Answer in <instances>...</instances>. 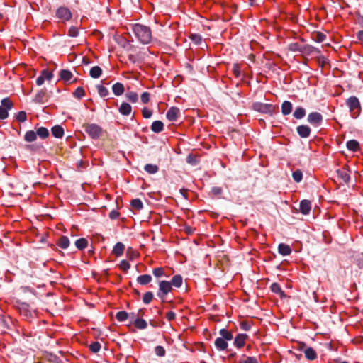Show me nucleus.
<instances>
[{"label":"nucleus","instance_id":"052dcab7","mask_svg":"<svg viewBox=\"0 0 363 363\" xmlns=\"http://www.w3.org/2000/svg\"><path fill=\"white\" fill-rule=\"evenodd\" d=\"M239 363H258V360L255 357H247L245 359L241 360Z\"/></svg>","mask_w":363,"mask_h":363},{"label":"nucleus","instance_id":"ea45409f","mask_svg":"<svg viewBox=\"0 0 363 363\" xmlns=\"http://www.w3.org/2000/svg\"><path fill=\"white\" fill-rule=\"evenodd\" d=\"M129 317L128 313L125 311H118L116 315V318L119 322H123L126 320Z\"/></svg>","mask_w":363,"mask_h":363},{"label":"nucleus","instance_id":"aec40b11","mask_svg":"<svg viewBox=\"0 0 363 363\" xmlns=\"http://www.w3.org/2000/svg\"><path fill=\"white\" fill-rule=\"evenodd\" d=\"M125 245L122 242H117L112 250V253L116 257H120L123 254Z\"/></svg>","mask_w":363,"mask_h":363},{"label":"nucleus","instance_id":"f3484780","mask_svg":"<svg viewBox=\"0 0 363 363\" xmlns=\"http://www.w3.org/2000/svg\"><path fill=\"white\" fill-rule=\"evenodd\" d=\"M304 355H305V357L308 359V360H314L317 358V353L315 351V350L312 347H307L304 350Z\"/></svg>","mask_w":363,"mask_h":363},{"label":"nucleus","instance_id":"cd10ccee","mask_svg":"<svg viewBox=\"0 0 363 363\" xmlns=\"http://www.w3.org/2000/svg\"><path fill=\"white\" fill-rule=\"evenodd\" d=\"M133 324L139 330L145 329L147 326L146 320L140 318H136L134 319Z\"/></svg>","mask_w":363,"mask_h":363},{"label":"nucleus","instance_id":"dca6fc26","mask_svg":"<svg viewBox=\"0 0 363 363\" xmlns=\"http://www.w3.org/2000/svg\"><path fill=\"white\" fill-rule=\"evenodd\" d=\"M52 135L56 138H62L64 135V129L60 125H56L51 128Z\"/></svg>","mask_w":363,"mask_h":363},{"label":"nucleus","instance_id":"72a5a7b5","mask_svg":"<svg viewBox=\"0 0 363 363\" xmlns=\"http://www.w3.org/2000/svg\"><path fill=\"white\" fill-rule=\"evenodd\" d=\"M306 116V110L304 108L299 106L296 108L293 113V116L296 119H301Z\"/></svg>","mask_w":363,"mask_h":363},{"label":"nucleus","instance_id":"de8ad7c7","mask_svg":"<svg viewBox=\"0 0 363 363\" xmlns=\"http://www.w3.org/2000/svg\"><path fill=\"white\" fill-rule=\"evenodd\" d=\"M89 350L94 352H98L101 349V344L99 342H94L89 346Z\"/></svg>","mask_w":363,"mask_h":363},{"label":"nucleus","instance_id":"79ce46f5","mask_svg":"<svg viewBox=\"0 0 363 363\" xmlns=\"http://www.w3.org/2000/svg\"><path fill=\"white\" fill-rule=\"evenodd\" d=\"M96 87L100 96L106 97L108 95L109 91L105 86L98 84Z\"/></svg>","mask_w":363,"mask_h":363},{"label":"nucleus","instance_id":"423d86ee","mask_svg":"<svg viewBox=\"0 0 363 363\" xmlns=\"http://www.w3.org/2000/svg\"><path fill=\"white\" fill-rule=\"evenodd\" d=\"M1 106H0V119H6L9 116L8 111L13 108V102L9 98H4L1 101Z\"/></svg>","mask_w":363,"mask_h":363},{"label":"nucleus","instance_id":"338daca9","mask_svg":"<svg viewBox=\"0 0 363 363\" xmlns=\"http://www.w3.org/2000/svg\"><path fill=\"white\" fill-rule=\"evenodd\" d=\"M356 14L357 16V23L363 28V14L361 13L360 11H357L356 12Z\"/></svg>","mask_w":363,"mask_h":363},{"label":"nucleus","instance_id":"c85d7f7f","mask_svg":"<svg viewBox=\"0 0 363 363\" xmlns=\"http://www.w3.org/2000/svg\"><path fill=\"white\" fill-rule=\"evenodd\" d=\"M172 286L179 288L182 285L183 278L180 274L174 275L169 281Z\"/></svg>","mask_w":363,"mask_h":363},{"label":"nucleus","instance_id":"c9c22d12","mask_svg":"<svg viewBox=\"0 0 363 363\" xmlns=\"http://www.w3.org/2000/svg\"><path fill=\"white\" fill-rule=\"evenodd\" d=\"M221 7H223L225 9H230L231 12L234 13L235 12V10L237 9V5L234 4H231L230 1H219Z\"/></svg>","mask_w":363,"mask_h":363},{"label":"nucleus","instance_id":"a211bd4d","mask_svg":"<svg viewBox=\"0 0 363 363\" xmlns=\"http://www.w3.org/2000/svg\"><path fill=\"white\" fill-rule=\"evenodd\" d=\"M278 252L283 256H287L291 253V249L289 245L281 243L278 246Z\"/></svg>","mask_w":363,"mask_h":363},{"label":"nucleus","instance_id":"680f3d73","mask_svg":"<svg viewBox=\"0 0 363 363\" xmlns=\"http://www.w3.org/2000/svg\"><path fill=\"white\" fill-rule=\"evenodd\" d=\"M150 94L148 93V92H143L142 94H141V96H140V99H141V101L143 103V104H147L150 101Z\"/></svg>","mask_w":363,"mask_h":363},{"label":"nucleus","instance_id":"f257e3e1","mask_svg":"<svg viewBox=\"0 0 363 363\" xmlns=\"http://www.w3.org/2000/svg\"><path fill=\"white\" fill-rule=\"evenodd\" d=\"M132 30L141 43L148 44L151 42L152 31L148 26L135 23L132 26Z\"/></svg>","mask_w":363,"mask_h":363},{"label":"nucleus","instance_id":"6ab92c4d","mask_svg":"<svg viewBox=\"0 0 363 363\" xmlns=\"http://www.w3.org/2000/svg\"><path fill=\"white\" fill-rule=\"evenodd\" d=\"M112 91L116 96H119L123 94L125 88L122 83L117 82L112 86Z\"/></svg>","mask_w":363,"mask_h":363},{"label":"nucleus","instance_id":"13d9d810","mask_svg":"<svg viewBox=\"0 0 363 363\" xmlns=\"http://www.w3.org/2000/svg\"><path fill=\"white\" fill-rule=\"evenodd\" d=\"M42 76L45 79L50 80L53 77V74L51 72L44 69L41 72Z\"/></svg>","mask_w":363,"mask_h":363},{"label":"nucleus","instance_id":"0eeeda50","mask_svg":"<svg viewBox=\"0 0 363 363\" xmlns=\"http://www.w3.org/2000/svg\"><path fill=\"white\" fill-rule=\"evenodd\" d=\"M307 121L314 127H318L323 122V116L318 112H312L308 114Z\"/></svg>","mask_w":363,"mask_h":363},{"label":"nucleus","instance_id":"9d476101","mask_svg":"<svg viewBox=\"0 0 363 363\" xmlns=\"http://www.w3.org/2000/svg\"><path fill=\"white\" fill-rule=\"evenodd\" d=\"M248 335L245 333H240L236 335L234 339V345L238 348H242L245 344Z\"/></svg>","mask_w":363,"mask_h":363},{"label":"nucleus","instance_id":"58836bf2","mask_svg":"<svg viewBox=\"0 0 363 363\" xmlns=\"http://www.w3.org/2000/svg\"><path fill=\"white\" fill-rule=\"evenodd\" d=\"M36 135H38L40 138L44 139L48 137L49 135V131L45 127H40L37 129Z\"/></svg>","mask_w":363,"mask_h":363},{"label":"nucleus","instance_id":"f704fd0d","mask_svg":"<svg viewBox=\"0 0 363 363\" xmlns=\"http://www.w3.org/2000/svg\"><path fill=\"white\" fill-rule=\"evenodd\" d=\"M144 169L150 174L157 173L159 171V167L156 164H147L144 167Z\"/></svg>","mask_w":363,"mask_h":363},{"label":"nucleus","instance_id":"1a4fd4ad","mask_svg":"<svg viewBox=\"0 0 363 363\" xmlns=\"http://www.w3.org/2000/svg\"><path fill=\"white\" fill-rule=\"evenodd\" d=\"M180 109L177 107H171L167 112L166 116L170 121H175L180 116Z\"/></svg>","mask_w":363,"mask_h":363},{"label":"nucleus","instance_id":"37998d69","mask_svg":"<svg viewBox=\"0 0 363 363\" xmlns=\"http://www.w3.org/2000/svg\"><path fill=\"white\" fill-rule=\"evenodd\" d=\"M292 177L294 182L299 183L303 178V173L300 169H296L292 173Z\"/></svg>","mask_w":363,"mask_h":363},{"label":"nucleus","instance_id":"a18cd8bd","mask_svg":"<svg viewBox=\"0 0 363 363\" xmlns=\"http://www.w3.org/2000/svg\"><path fill=\"white\" fill-rule=\"evenodd\" d=\"M125 97L132 103H135L138 100V95L135 92H128L125 94Z\"/></svg>","mask_w":363,"mask_h":363},{"label":"nucleus","instance_id":"69168bd1","mask_svg":"<svg viewBox=\"0 0 363 363\" xmlns=\"http://www.w3.org/2000/svg\"><path fill=\"white\" fill-rule=\"evenodd\" d=\"M186 161L187 163L193 164V165L196 164V160L195 156H194L191 154L189 155L186 157Z\"/></svg>","mask_w":363,"mask_h":363},{"label":"nucleus","instance_id":"c03bdc74","mask_svg":"<svg viewBox=\"0 0 363 363\" xmlns=\"http://www.w3.org/2000/svg\"><path fill=\"white\" fill-rule=\"evenodd\" d=\"M154 295L152 291L146 292L143 297V301L145 304H149L153 299Z\"/></svg>","mask_w":363,"mask_h":363},{"label":"nucleus","instance_id":"6e6552de","mask_svg":"<svg viewBox=\"0 0 363 363\" xmlns=\"http://www.w3.org/2000/svg\"><path fill=\"white\" fill-rule=\"evenodd\" d=\"M56 16L62 21H67L72 18V14L68 8L61 6L56 11Z\"/></svg>","mask_w":363,"mask_h":363},{"label":"nucleus","instance_id":"4be33fe9","mask_svg":"<svg viewBox=\"0 0 363 363\" xmlns=\"http://www.w3.org/2000/svg\"><path fill=\"white\" fill-rule=\"evenodd\" d=\"M215 346L218 350H225L228 348V344L226 340L220 337L216 339Z\"/></svg>","mask_w":363,"mask_h":363},{"label":"nucleus","instance_id":"2f4dec72","mask_svg":"<svg viewBox=\"0 0 363 363\" xmlns=\"http://www.w3.org/2000/svg\"><path fill=\"white\" fill-rule=\"evenodd\" d=\"M75 246L78 250H82L85 249L86 247H87L88 240L84 238H79L76 240Z\"/></svg>","mask_w":363,"mask_h":363},{"label":"nucleus","instance_id":"49530a36","mask_svg":"<svg viewBox=\"0 0 363 363\" xmlns=\"http://www.w3.org/2000/svg\"><path fill=\"white\" fill-rule=\"evenodd\" d=\"M74 97L80 99L85 95L84 89L81 86L77 87L73 93Z\"/></svg>","mask_w":363,"mask_h":363},{"label":"nucleus","instance_id":"7c9ffc66","mask_svg":"<svg viewBox=\"0 0 363 363\" xmlns=\"http://www.w3.org/2000/svg\"><path fill=\"white\" fill-rule=\"evenodd\" d=\"M60 77L65 82H69L72 77V73L68 69H62L60 72Z\"/></svg>","mask_w":363,"mask_h":363},{"label":"nucleus","instance_id":"09e8293b","mask_svg":"<svg viewBox=\"0 0 363 363\" xmlns=\"http://www.w3.org/2000/svg\"><path fill=\"white\" fill-rule=\"evenodd\" d=\"M155 352L157 356L162 357L165 356L166 351L162 346L158 345L155 347Z\"/></svg>","mask_w":363,"mask_h":363},{"label":"nucleus","instance_id":"ddd939ff","mask_svg":"<svg viewBox=\"0 0 363 363\" xmlns=\"http://www.w3.org/2000/svg\"><path fill=\"white\" fill-rule=\"evenodd\" d=\"M47 96V91L45 89H42L35 94L33 101L36 104H43Z\"/></svg>","mask_w":363,"mask_h":363},{"label":"nucleus","instance_id":"e433bc0d","mask_svg":"<svg viewBox=\"0 0 363 363\" xmlns=\"http://www.w3.org/2000/svg\"><path fill=\"white\" fill-rule=\"evenodd\" d=\"M219 334L221 335V337L226 341L231 340L233 338L232 333L225 328L221 329L219 331Z\"/></svg>","mask_w":363,"mask_h":363},{"label":"nucleus","instance_id":"b1692460","mask_svg":"<svg viewBox=\"0 0 363 363\" xmlns=\"http://www.w3.org/2000/svg\"><path fill=\"white\" fill-rule=\"evenodd\" d=\"M292 104L289 101H284L281 104V113L284 116H287L291 113Z\"/></svg>","mask_w":363,"mask_h":363},{"label":"nucleus","instance_id":"20e7f679","mask_svg":"<svg viewBox=\"0 0 363 363\" xmlns=\"http://www.w3.org/2000/svg\"><path fill=\"white\" fill-rule=\"evenodd\" d=\"M158 285L159 289L157 296L164 302L165 296L172 290V286L170 282L167 281H160Z\"/></svg>","mask_w":363,"mask_h":363},{"label":"nucleus","instance_id":"603ef678","mask_svg":"<svg viewBox=\"0 0 363 363\" xmlns=\"http://www.w3.org/2000/svg\"><path fill=\"white\" fill-rule=\"evenodd\" d=\"M313 38L316 42L322 43L326 38V35L323 33L318 32L314 35Z\"/></svg>","mask_w":363,"mask_h":363},{"label":"nucleus","instance_id":"4468645a","mask_svg":"<svg viewBox=\"0 0 363 363\" xmlns=\"http://www.w3.org/2000/svg\"><path fill=\"white\" fill-rule=\"evenodd\" d=\"M271 291L277 294H278L281 298H284L286 297V294L281 289L280 285L277 283H272L270 286Z\"/></svg>","mask_w":363,"mask_h":363},{"label":"nucleus","instance_id":"f8f14e48","mask_svg":"<svg viewBox=\"0 0 363 363\" xmlns=\"http://www.w3.org/2000/svg\"><path fill=\"white\" fill-rule=\"evenodd\" d=\"M300 211L303 215H308L311 209V203L308 200H303L300 203Z\"/></svg>","mask_w":363,"mask_h":363},{"label":"nucleus","instance_id":"774afa93","mask_svg":"<svg viewBox=\"0 0 363 363\" xmlns=\"http://www.w3.org/2000/svg\"><path fill=\"white\" fill-rule=\"evenodd\" d=\"M240 328L243 330L248 331L250 330L251 326L247 322L243 321L240 323Z\"/></svg>","mask_w":363,"mask_h":363},{"label":"nucleus","instance_id":"c756f323","mask_svg":"<svg viewBox=\"0 0 363 363\" xmlns=\"http://www.w3.org/2000/svg\"><path fill=\"white\" fill-rule=\"evenodd\" d=\"M102 74V69L99 66H94L91 68L89 75L91 78L97 79Z\"/></svg>","mask_w":363,"mask_h":363},{"label":"nucleus","instance_id":"bf43d9fd","mask_svg":"<svg viewBox=\"0 0 363 363\" xmlns=\"http://www.w3.org/2000/svg\"><path fill=\"white\" fill-rule=\"evenodd\" d=\"M127 256L130 259H133L138 256V253L134 251L131 247H128L126 251Z\"/></svg>","mask_w":363,"mask_h":363},{"label":"nucleus","instance_id":"a19ab883","mask_svg":"<svg viewBox=\"0 0 363 363\" xmlns=\"http://www.w3.org/2000/svg\"><path fill=\"white\" fill-rule=\"evenodd\" d=\"M131 206L137 211H140L143 208V204L140 199H134L130 201Z\"/></svg>","mask_w":363,"mask_h":363},{"label":"nucleus","instance_id":"4d7b16f0","mask_svg":"<svg viewBox=\"0 0 363 363\" xmlns=\"http://www.w3.org/2000/svg\"><path fill=\"white\" fill-rule=\"evenodd\" d=\"M223 193V189L219 186H213L211 188V194L213 196H219Z\"/></svg>","mask_w":363,"mask_h":363},{"label":"nucleus","instance_id":"393cba45","mask_svg":"<svg viewBox=\"0 0 363 363\" xmlns=\"http://www.w3.org/2000/svg\"><path fill=\"white\" fill-rule=\"evenodd\" d=\"M69 240L67 236H61L57 241V246L62 249H67L69 246Z\"/></svg>","mask_w":363,"mask_h":363},{"label":"nucleus","instance_id":"9b49d317","mask_svg":"<svg viewBox=\"0 0 363 363\" xmlns=\"http://www.w3.org/2000/svg\"><path fill=\"white\" fill-rule=\"evenodd\" d=\"M296 131L301 138H306L310 136L311 130L307 125H301L296 128Z\"/></svg>","mask_w":363,"mask_h":363},{"label":"nucleus","instance_id":"a878e982","mask_svg":"<svg viewBox=\"0 0 363 363\" xmlns=\"http://www.w3.org/2000/svg\"><path fill=\"white\" fill-rule=\"evenodd\" d=\"M164 129V124L161 121H155L151 125V130L154 133H159Z\"/></svg>","mask_w":363,"mask_h":363},{"label":"nucleus","instance_id":"39448f33","mask_svg":"<svg viewBox=\"0 0 363 363\" xmlns=\"http://www.w3.org/2000/svg\"><path fill=\"white\" fill-rule=\"evenodd\" d=\"M253 109L258 112L272 116L275 110V106L269 104L256 102L252 105Z\"/></svg>","mask_w":363,"mask_h":363},{"label":"nucleus","instance_id":"8fccbe9b","mask_svg":"<svg viewBox=\"0 0 363 363\" xmlns=\"http://www.w3.org/2000/svg\"><path fill=\"white\" fill-rule=\"evenodd\" d=\"M153 275L157 277H161L164 274V269L162 267H157L152 269Z\"/></svg>","mask_w":363,"mask_h":363},{"label":"nucleus","instance_id":"2eb2a0df","mask_svg":"<svg viewBox=\"0 0 363 363\" xmlns=\"http://www.w3.org/2000/svg\"><path fill=\"white\" fill-rule=\"evenodd\" d=\"M338 178H340L344 183L347 184L350 180V177L348 174L347 169H337L336 171Z\"/></svg>","mask_w":363,"mask_h":363},{"label":"nucleus","instance_id":"7ed1b4c3","mask_svg":"<svg viewBox=\"0 0 363 363\" xmlns=\"http://www.w3.org/2000/svg\"><path fill=\"white\" fill-rule=\"evenodd\" d=\"M346 105L353 118H357L360 113L361 107L359 99L356 96H350L346 101Z\"/></svg>","mask_w":363,"mask_h":363},{"label":"nucleus","instance_id":"864d4df0","mask_svg":"<svg viewBox=\"0 0 363 363\" xmlns=\"http://www.w3.org/2000/svg\"><path fill=\"white\" fill-rule=\"evenodd\" d=\"M16 119L19 122H24L27 119V115L26 113L23 111H19L16 115Z\"/></svg>","mask_w":363,"mask_h":363},{"label":"nucleus","instance_id":"0e129e2a","mask_svg":"<svg viewBox=\"0 0 363 363\" xmlns=\"http://www.w3.org/2000/svg\"><path fill=\"white\" fill-rule=\"evenodd\" d=\"M233 71L235 77H239L241 73L240 67L238 64H234L233 66Z\"/></svg>","mask_w":363,"mask_h":363},{"label":"nucleus","instance_id":"473e14b6","mask_svg":"<svg viewBox=\"0 0 363 363\" xmlns=\"http://www.w3.org/2000/svg\"><path fill=\"white\" fill-rule=\"evenodd\" d=\"M288 48L292 52H303L305 51L304 47L301 46L298 43H293L289 45Z\"/></svg>","mask_w":363,"mask_h":363},{"label":"nucleus","instance_id":"6e6d98bb","mask_svg":"<svg viewBox=\"0 0 363 363\" xmlns=\"http://www.w3.org/2000/svg\"><path fill=\"white\" fill-rule=\"evenodd\" d=\"M68 35L70 37H77L79 35V30L77 27L71 26L68 31Z\"/></svg>","mask_w":363,"mask_h":363},{"label":"nucleus","instance_id":"3c124183","mask_svg":"<svg viewBox=\"0 0 363 363\" xmlns=\"http://www.w3.org/2000/svg\"><path fill=\"white\" fill-rule=\"evenodd\" d=\"M190 38L196 45H201L203 41L202 37L199 34H191Z\"/></svg>","mask_w":363,"mask_h":363},{"label":"nucleus","instance_id":"5701e85b","mask_svg":"<svg viewBox=\"0 0 363 363\" xmlns=\"http://www.w3.org/2000/svg\"><path fill=\"white\" fill-rule=\"evenodd\" d=\"M152 278L150 274H143L137 277V282L140 285H147L150 283Z\"/></svg>","mask_w":363,"mask_h":363},{"label":"nucleus","instance_id":"4c0bfd02","mask_svg":"<svg viewBox=\"0 0 363 363\" xmlns=\"http://www.w3.org/2000/svg\"><path fill=\"white\" fill-rule=\"evenodd\" d=\"M37 135L35 132L33 130H28L26 133L24 135V140L26 142H33L36 140Z\"/></svg>","mask_w":363,"mask_h":363},{"label":"nucleus","instance_id":"e2e57ef3","mask_svg":"<svg viewBox=\"0 0 363 363\" xmlns=\"http://www.w3.org/2000/svg\"><path fill=\"white\" fill-rule=\"evenodd\" d=\"M142 113L145 118H150L152 115V111L149 110L147 108H143L142 110Z\"/></svg>","mask_w":363,"mask_h":363},{"label":"nucleus","instance_id":"bb28decb","mask_svg":"<svg viewBox=\"0 0 363 363\" xmlns=\"http://www.w3.org/2000/svg\"><path fill=\"white\" fill-rule=\"evenodd\" d=\"M347 148L352 152H357L359 150V143L356 140H348L346 143Z\"/></svg>","mask_w":363,"mask_h":363},{"label":"nucleus","instance_id":"5fc2aeb1","mask_svg":"<svg viewBox=\"0 0 363 363\" xmlns=\"http://www.w3.org/2000/svg\"><path fill=\"white\" fill-rule=\"evenodd\" d=\"M119 267L121 269L125 272L130 269V265L128 261L123 259L121 261V262L119 264Z\"/></svg>","mask_w":363,"mask_h":363},{"label":"nucleus","instance_id":"f03ea898","mask_svg":"<svg viewBox=\"0 0 363 363\" xmlns=\"http://www.w3.org/2000/svg\"><path fill=\"white\" fill-rule=\"evenodd\" d=\"M82 128L86 133L93 140L99 139L104 134L103 128L96 123H84Z\"/></svg>","mask_w":363,"mask_h":363},{"label":"nucleus","instance_id":"412c9836","mask_svg":"<svg viewBox=\"0 0 363 363\" xmlns=\"http://www.w3.org/2000/svg\"><path fill=\"white\" fill-rule=\"evenodd\" d=\"M118 111H119L120 113H121L122 115L128 116L130 114V113L132 111V107L129 104H128L126 102H123L121 104V106L119 107Z\"/></svg>","mask_w":363,"mask_h":363}]
</instances>
